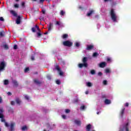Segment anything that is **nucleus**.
<instances>
[{"instance_id": "obj_29", "label": "nucleus", "mask_w": 131, "mask_h": 131, "mask_svg": "<svg viewBox=\"0 0 131 131\" xmlns=\"http://www.w3.org/2000/svg\"><path fill=\"white\" fill-rule=\"evenodd\" d=\"M3 47L5 50H9V46H8V45H4Z\"/></svg>"}, {"instance_id": "obj_44", "label": "nucleus", "mask_w": 131, "mask_h": 131, "mask_svg": "<svg viewBox=\"0 0 131 131\" xmlns=\"http://www.w3.org/2000/svg\"><path fill=\"white\" fill-rule=\"evenodd\" d=\"M5 126H6V127H9V126H10V125L7 122H5Z\"/></svg>"}, {"instance_id": "obj_16", "label": "nucleus", "mask_w": 131, "mask_h": 131, "mask_svg": "<svg viewBox=\"0 0 131 131\" xmlns=\"http://www.w3.org/2000/svg\"><path fill=\"white\" fill-rule=\"evenodd\" d=\"M53 27V24L50 23L49 25L48 26V31H51L52 30V28Z\"/></svg>"}, {"instance_id": "obj_26", "label": "nucleus", "mask_w": 131, "mask_h": 131, "mask_svg": "<svg viewBox=\"0 0 131 131\" xmlns=\"http://www.w3.org/2000/svg\"><path fill=\"white\" fill-rule=\"evenodd\" d=\"M60 15V16H64V15H65V12L63 11V10H61Z\"/></svg>"}, {"instance_id": "obj_10", "label": "nucleus", "mask_w": 131, "mask_h": 131, "mask_svg": "<svg viewBox=\"0 0 131 131\" xmlns=\"http://www.w3.org/2000/svg\"><path fill=\"white\" fill-rule=\"evenodd\" d=\"M74 122L78 126H80V125H81V121L80 120H75Z\"/></svg>"}, {"instance_id": "obj_31", "label": "nucleus", "mask_w": 131, "mask_h": 131, "mask_svg": "<svg viewBox=\"0 0 131 131\" xmlns=\"http://www.w3.org/2000/svg\"><path fill=\"white\" fill-rule=\"evenodd\" d=\"M4 84L5 85H7L9 84V80H4Z\"/></svg>"}, {"instance_id": "obj_3", "label": "nucleus", "mask_w": 131, "mask_h": 131, "mask_svg": "<svg viewBox=\"0 0 131 131\" xmlns=\"http://www.w3.org/2000/svg\"><path fill=\"white\" fill-rule=\"evenodd\" d=\"M129 126V122H127L123 125L122 127L120 128L119 131H129L128 126Z\"/></svg>"}, {"instance_id": "obj_43", "label": "nucleus", "mask_w": 131, "mask_h": 131, "mask_svg": "<svg viewBox=\"0 0 131 131\" xmlns=\"http://www.w3.org/2000/svg\"><path fill=\"white\" fill-rule=\"evenodd\" d=\"M70 112H71V111H70V110H69V109H66V113H70Z\"/></svg>"}, {"instance_id": "obj_56", "label": "nucleus", "mask_w": 131, "mask_h": 131, "mask_svg": "<svg viewBox=\"0 0 131 131\" xmlns=\"http://www.w3.org/2000/svg\"><path fill=\"white\" fill-rule=\"evenodd\" d=\"M45 2V0H40L39 4H42Z\"/></svg>"}, {"instance_id": "obj_2", "label": "nucleus", "mask_w": 131, "mask_h": 131, "mask_svg": "<svg viewBox=\"0 0 131 131\" xmlns=\"http://www.w3.org/2000/svg\"><path fill=\"white\" fill-rule=\"evenodd\" d=\"M82 61L83 62V63L78 64L79 68H82V67H85V68H86V67H88V62H88V57H83Z\"/></svg>"}, {"instance_id": "obj_6", "label": "nucleus", "mask_w": 131, "mask_h": 131, "mask_svg": "<svg viewBox=\"0 0 131 131\" xmlns=\"http://www.w3.org/2000/svg\"><path fill=\"white\" fill-rule=\"evenodd\" d=\"M5 68H6V62L5 61H2L0 62V72L1 71H3V70H5Z\"/></svg>"}, {"instance_id": "obj_55", "label": "nucleus", "mask_w": 131, "mask_h": 131, "mask_svg": "<svg viewBox=\"0 0 131 131\" xmlns=\"http://www.w3.org/2000/svg\"><path fill=\"white\" fill-rule=\"evenodd\" d=\"M14 8H19V5L18 4H15L14 5Z\"/></svg>"}, {"instance_id": "obj_18", "label": "nucleus", "mask_w": 131, "mask_h": 131, "mask_svg": "<svg viewBox=\"0 0 131 131\" xmlns=\"http://www.w3.org/2000/svg\"><path fill=\"white\" fill-rule=\"evenodd\" d=\"M86 130L88 131H90L91 130V128H92V125H91L90 124H89L87 126H86Z\"/></svg>"}, {"instance_id": "obj_33", "label": "nucleus", "mask_w": 131, "mask_h": 131, "mask_svg": "<svg viewBox=\"0 0 131 131\" xmlns=\"http://www.w3.org/2000/svg\"><path fill=\"white\" fill-rule=\"evenodd\" d=\"M91 74L92 75H94L96 74V71L94 70H92L91 71Z\"/></svg>"}, {"instance_id": "obj_42", "label": "nucleus", "mask_w": 131, "mask_h": 131, "mask_svg": "<svg viewBox=\"0 0 131 131\" xmlns=\"http://www.w3.org/2000/svg\"><path fill=\"white\" fill-rule=\"evenodd\" d=\"M13 49H14V50H17V49H18V45H15L13 46Z\"/></svg>"}, {"instance_id": "obj_4", "label": "nucleus", "mask_w": 131, "mask_h": 131, "mask_svg": "<svg viewBox=\"0 0 131 131\" xmlns=\"http://www.w3.org/2000/svg\"><path fill=\"white\" fill-rule=\"evenodd\" d=\"M62 44L63 46H64V47H68L69 48H70L73 46V42L69 40L64 41L62 42Z\"/></svg>"}, {"instance_id": "obj_62", "label": "nucleus", "mask_w": 131, "mask_h": 131, "mask_svg": "<svg viewBox=\"0 0 131 131\" xmlns=\"http://www.w3.org/2000/svg\"><path fill=\"white\" fill-rule=\"evenodd\" d=\"M102 97L103 99H105V98H106V96H105V95H102Z\"/></svg>"}, {"instance_id": "obj_38", "label": "nucleus", "mask_w": 131, "mask_h": 131, "mask_svg": "<svg viewBox=\"0 0 131 131\" xmlns=\"http://www.w3.org/2000/svg\"><path fill=\"white\" fill-rule=\"evenodd\" d=\"M31 30L32 31V32H36V28L35 27H33L31 29Z\"/></svg>"}, {"instance_id": "obj_47", "label": "nucleus", "mask_w": 131, "mask_h": 131, "mask_svg": "<svg viewBox=\"0 0 131 131\" xmlns=\"http://www.w3.org/2000/svg\"><path fill=\"white\" fill-rule=\"evenodd\" d=\"M98 75L99 76H102V75H103V73H102V72H98Z\"/></svg>"}, {"instance_id": "obj_11", "label": "nucleus", "mask_w": 131, "mask_h": 131, "mask_svg": "<svg viewBox=\"0 0 131 131\" xmlns=\"http://www.w3.org/2000/svg\"><path fill=\"white\" fill-rule=\"evenodd\" d=\"M16 24H20L21 23V16H18L16 20Z\"/></svg>"}, {"instance_id": "obj_27", "label": "nucleus", "mask_w": 131, "mask_h": 131, "mask_svg": "<svg viewBox=\"0 0 131 131\" xmlns=\"http://www.w3.org/2000/svg\"><path fill=\"white\" fill-rule=\"evenodd\" d=\"M86 85L87 86H89V88H90L93 85V84L90 82H88L86 83Z\"/></svg>"}, {"instance_id": "obj_32", "label": "nucleus", "mask_w": 131, "mask_h": 131, "mask_svg": "<svg viewBox=\"0 0 131 131\" xmlns=\"http://www.w3.org/2000/svg\"><path fill=\"white\" fill-rule=\"evenodd\" d=\"M98 56H99V54L97 52H95L93 54V57H98Z\"/></svg>"}, {"instance_id": "obj_8", "label": "nucleus", "mask_w": 131, "mask_h": 131, "mask_svg": "<svg viewBox=\"0 0 131 131\" xmlns=\"http://www.w3.org/2000/svg\"><path fill=\"white\" fill-rule=\"evenodd\" d=\"M4 108L3 107H0V118H4Z\"/></svg>"}, {"instance_id": "obj_39", "label": "nucleus", "mask_w": 131, "mask_h": 131, "mask_svg": "<svg viewBox=\"0 0 131 131\" xmlns=\"http://www.w3.org/2000/svg\"><path fill=\"white\" fill-rule=\"evenodd\" d=\"M80 46V45L78 43V42H76L75 47H76L77 48H78Z\"/></svg>"}, {"instance_id": "obj_57", "label": "nucleus", "mask_w": 131, "mask_h": 131, "mask_svg": "<svg viewBox=\"0 0 131 131\" xmlns=\"http://www.w3.org/2000/svg\"><path fill=\"white\" fill-rule=\"evenodd\" d=\"M62 117L63 119H66V115H62Z\"/></svg>"}, {"instance_id": "obj_7", "label": "nucleus", "mask_w": 131, "mask_h": 131, "mask_svg": "<svg viewBox=\"0 0 131 131\" xmlns=\"http://www.w3.org/2000/svg\"><path fill=\"white\" fill-rule=\"evenodd\" d=\"M15 124H16L15 123H11L10 124V127L9 130L10 131L14 130V127L15 126Z\"/></svg>"}, {"instance_id": "obj_22", "label": "nucleus", "mask_w": 131, "mask_h": 131, "mask_svg": "<svg viewBox=\"0 0 131 131\" xmlns=\"http://www.w3.org/2000/svg\"><path fill=\"white\" fill-rule=\"evenodd\" d=\"M15 102L16 103H17L18 105H20V104H21V100H20V99H19L18 98H17L15 99Z\"/></svg>"}, {"instance_id": "obj_64", "label": "nucleus", "mask_w": 131, "mask_h": 131, "mask_svg": "<svg viewBox=\"0 0 131 131\" xmlns=\"http://www.w3.org/2000/svg\"><path fill=\"white\" fill-rule=\"evenodd\" d=\"M96 113L97 115H99L100 113H101V112H97Z\"/></svg>"}, {"instance_id": "obj_34", "label": "nucleus", "mask_w": 131, "mask_h": 131, "mask_svg": "<svg viewBox=\"0 0 131 131\" xmlns=\"http://www.w3.org/2000/svg\"><path fill=\"white\" fill-rule=\"evenodd\" d=\"M56 84L60 85V84H61V81H60V80H57L56 81Z\"/></svg>"}, {"instance_id": "obj_48", "label": "nucleus", "mask_w": 131, "mask_h": 131, "mask_svg": "<svg viewBox=\"0 0 131 131\" xmlns=\"http://www.w3.org/2000/svg\"><path fill=\"white\" fill-rule=\"evenodd\" d=\"M21 6L23 7V8H25V2H22Z\"/></svg>"}, {"instance_id": "obj_14", "label": "nucleus", "mask_w": 131, "mask_h": 131, "mask_svg": "<svg viewBox=\"0 0 131 131\" xmlns=\"http://www.w3.org/2000/svg\"><path fill=\"white\" fill-rule=\"evenodd\" d=\"M10 13L13 15V16H14V17H17V16H18V14L14 10H11Z\"/></svg>"}, {"instance_id": "obj_45", "label": "nucleus", "mask_w": 131, "mask_h": 131, "mask_svg": "<svg viewBox=\"0 0 131 131\" xmlns=\"http://www.w3.org/2000/svg\"><path fill=\"white\" fill-rule=\"evenodd\" d=\"M28 71H29V68H26L25 69V72H28Z\"/></svg>"}, {"instance_id": "obj_41", "label": "nucleus", "mask_w": 131, "mask_h": 131, "mask_svg": "<svg viewBox=\"0 0 131 131\" xmlns=\"http://www.w3.org/2000/svg\"><path fill=\"white\" fill-rule=\"evenodd\" d=\"M35 27H36L35 28L37 29V30H38L39 32H40V29H39V27L37 25H36Z\"/></svg>"}, {"instance_id": "obj_40", "label": "nucleus", "mask_w": 131, "mask_h": 131, "mask_svg": "<svg viewBox=\"0 0 131 131\" xmlns=\"http://www.w3.org/2000/svg\"><path fill=\"white\" fill-rule=\"evenodd\" d=\"M47 78L48 79V80H51V79H52V77L50 75H47Z\"/></svg>"}, {"instance_id": "obj_25", "label": "nucleus", "mask_w": 131, "mask_h": 131, "mask_svg": "<svg viewBox=\"0 0 131 131\" xmlns=\"http://www.w3.org/2000/svg\"><path fill=\"white\" fill-rule=\"evenodd\" d=\"M8 112H10V113H13V112H14V110L12 108L9 107L8 109Z\"/></svg>"}, {"instance_id": "obj_9", "label": "nucleus", "mask_w": 131, "mask_h": 131, "mask_svg": "<svg viewBox=\"0 0 131 131\" xmlns=\"http://www.w3.org/2000/svg\"><path fill=\"white\" fill-rule=\"evenodd\" d=\"M94 49V45H88L86 50L88 51H91Z\"/></svg>"}, {"instance_id": "obj_54", "label": "nucleus", "mask_w": 131, "mask_h": 131, "mask_svg": "<svg viewBox=\"0 0 131 131\" xmlns=\"http://www.w3.org/2000/svg\"><path fill=\"white\" fill-rule=\"evenodd\" d=\"M0 21H5V19H4V17H0Z\"/></svg>"}, {"instance_id": "obj_37", "label": "nucleus", "mask_w": 131, "mask_h": 131, "mask_svg": "<svg viewBox=\"0 0 131 131\" xmlns=\"http://www.w3.org/2000/svg\"><path fill=\"white\" fill-rule=\"evenodd\" d=\"M80 110H84L85 109V106L82 105L80 107Z\"/></svg>"}, {"instance_id": "obj_17", "label": "nucleus", "mask_w": 131, "mask_h": 131, "mask_svg": "<svg viewBox=\"0 0 131 131\" xmlns=\"http://www.w3.org/2000/svg\"><path fill=\"white\" fill-rule=\"evenodd\" d=\"M34 82L36 84H41V82L39 81L38 80L35 79H34Z\"/></svg>"}, {"instance_id": "obj_28", "label": "nucleus", "mask_w": 131, "mask_h": 131, "mask_svg": "<svg viewBox=\"0 0 131 131\" xmlns=\"http://www.w3.org/2000/svg\"><path fill=\"white\" fill-rule=\"evenodd\" d=\"M21 129L23 130H27L28 128H27V126H24L21 127Z\"/></svg>"}, {"instance_id": "obj_13", "label": "nucleus", "mask_w": 131, "mask_h": 131, "mask_svg": "<svg viewBox=\"0 0 131 131\" xmlns=\"http://www.w3.org/2000/svg\"><path fill=\"white\" fill-rule=\"evenodd\" d=\"M56 25H58V26H61V27H64V25H63V23L59 21H56Z\"/></svg>"}, {"instance_id": "obj_5", "label": "nucleus", "mask_w": 131, "mask_h": 131, "mask_svg": "<svg viewBox=\"0 0 131 131\" xmlns=\"http://www.w3.org/2000/svg\"><path fill=\"white\" fill-rule=\"evenodd\" d=\"M54 68L55 70H57V71H58L59 74V75H60V76H62L64 75V73H63V72L61 71V69L60 68V67H59V64L56 63V65L54 66Z\"/></svg>"}, {"instance_id": "obj_35", "label": "nucleus", "mask_w": 131, "mask_h": 131, "mask_svg": "<svg viewBox=\"0 0 131 131\" xmlns=\"http://www.w3.org/2000/svg\"><path fill=\"white\" fill-rule=\"evenodd\" d=\"M31 60L32 61H34V60H35V57L34 55H32L31 56Z\"/></svg>"}, {"instance_id": "obj_20", "label": "nucleus", "mask_w": 131, "mask_h": 131, "mask_svg": "<svg viewBox=\"0 0 131 131\" xmlns=\"http://www.w3.org/2000/svg\"><path fill=\"white\" fill-rule=\"evenodd\" d=\"M94 12V11L93 10H90V11H89V12H88V13H87V16H88V17H90V16H91V15H92V14H93Z\"/></svg>"}, {"instance_id": "obj_36", "label": "nucleus", "mask_w": 131, "mask_h": 131, "mask_svg": "<svg viewBox=\"0 0 131 131\" xmlns=\"http://www.w3.org/2000/svg\"><path fill=\"white\" fill-rule=\"evenodd\" d=\"M105 73H110V69H106L105 70Z\"/></svg>"}, {"instance_id": "obj_21", "label": "nucleus", "mask_w": 131, "mask_h": 131, "mask_svg": "<svg viewBox=\"0 0 131 131\" xmlns=\"http://www.w3.org/2000/svg\"><path fill=\"white\" fill-rule=\"evenodd\" d=\"M104 103H105V104H106L107 105H108L109 104H111V101H110V100L106 99L105 100Z\"/></svg>"}, {"instance_id": "obj_51", "label": "nucleus", "mask_w": 131, "mask_h": 131, "mask_svg": "<svg viewBox=\"0 0 131 131\" xmlns=\"http://www.w3.org/2000/svg\"><path fill=\"white\" fill-rule=\"evenodd\" d=\"M1 121L2 122H6V120H5V119H4V118H1Z\"/></svg>"}, {"instance_id": "obj_30", "label": "nucleus", "mask_w": 131, "mask_h": 131, "mask_svg": "<svg viewBox=\"0 0 131 131\" xmlns=\"http://www.w3.org/2000/svg\"><path fill=\"white\" fill-rule=\"evenodd\" d=\"M41 35L42 34L41 33H40V32L37 33V37H38L39 38V37H40Z\"/></svg>"}, {"instance_id": "obj_53", "label": "nucleus", "mask_w": 131, "mask_h": 131, "mask_svg": "<svg viewBox=\"0 0 131 131\" xmlns=\"http://www.w3.org/2000/svg\"><path fill=\"white\" fill-rule=\"evenodd\" d=\"M128 105H129L128 102H126L124 105L125 107H128Z\"/></svg>"}, {"instance_id": "obj_1", "label": "nucleus", "mask_w": 131, "mask_h": 131, "mask_svg": "<svg viewBox=\"0 0 131 131\" xmlns=\"http://www.w3.org/2000/svg\"><path fill=\"white\" fill-rule=\"evenodd\" d=\"M110 14L111 16V19L113 22H117V15L115 13V10L114 9H112L110 12Z\"/></svg>"}, {"instance_id": "obj_49", "label": "nucleus", "mask_w": 131, "mask_h": 131, "mask_svg": "<svg viewBox=\"0 0 131 131\" xmlns=\"http://www.w3.org/2000/svg\"><path fill=\"white\" fill-rule=\"evenodd\" d=\"M11 105H12V106H14L15 105V101H12L11 102Z\"/></svg>"}, {"instance_id": "obj_60", "label": "nucleus", "mask_w": 131, "mask_h": 131, "mask_svg": "<svg viewBox=\"0 0 131 131\" xmlns=\"http://www.w3.org/2000/svg\"><path fill=\"white\" fill-rule=\"evenodd\" d=\"M79 9H80V10H83V8H82V7H81V6H79Z\"/></svg>"}, {"instance_id": "obj_50", "label": "nucleus", "mask_w": 131, "mask_h": 131, "mask_svg": "<svg viewBox=\"0 0 131 131\" xmlns=\"http://www.w3.org/2000/svg\"><path fill=\"white\" fill-rule=\"evenodd\" d=\"M25 99H26V100H29V97H28V96H27V95H26L25 96Z\"/></svg>"}, {"instance_id": "obj_52", "label": "nucleus", "mask_w": 131, "mask_h": 131, "mask_svg": "<svg viewBox=\"0 0 131 131\" xmlns=\"http://www.w3.org/2000/svg\"><path fill=\"white\" fill-rule=\"evenodd\" d=\"M107 62H111V58L108 57L107 58Z\"/></svg>"}, {"instance_id": "obj_58", "label": "nucleus", "mask_w": 131, "mask_h": 131, "mask_svg": "<svg viewBox=\"0 0 131 131\" xmlns=\"http://www.w3.org/2000/svg\"><path fill=\"white\" fill-rule=\"evenodd\" d=\"M7 95H8V96H12V93H11V92H8V93H7Z\"/></svg>"}, {"instance_id": "obj_23", "label": "nucleus", "mask_w": 131, "mask_h": 131, "mask_svg": "<svg viewBox=\"0 0 131 131\" xmlns=\"http://www.w3.org/2000/svg\"><path fill=\"white\" fill-rule=\"evenodd\" d=\"M13 84L15 85V86H18V82L17 81H16L15 80H13L12 81Z\"/></svg>"}, {"instance_id": "obj_12", "label": "nucleus", "mask_w": 131, "mask_h": 131, "mask_svg": "<svg viewBox=\"0 0 131 131\" xmlns=\"http://www.w3.org/2000/svg\"><path fill=\"white\" fill-rule=\"evenodd\" d=\"M99 67H100V68H104V67H106V62H102L99 63Z\"/></svg>"}, {"instance_id": "obj_46", "label": "nucleus", "mask_w": 131, "mask_h": 131, "mask_svg": "<svg viewBox=\"0 0 131 131\" xmlns=\"http://www.w3.org/2000/svg\"><path fill=\"white\" fill-rule=\"evenodd\" d=\"M103 84H104V85H106L107 84V80H103Z\"/></svg>"}, {"instance_id": "obj_19", "label": "nucleus", "mask_w": 131, "mask_h": 131, "mask_svg": "<svg viewBox=\"0 0 131 131\" xmlns=\"http://www.w3.org/2000/svg\"><path fill=\"white\" fill-rule=\"evenodd\" d=\"M68 34H64L62 36V38H63V39H66V38H68Z\"/></svg>"}, {"instance_id": "obj_63", "label": "nucleus", "mask_w": 131, "mask_h": 131, "mask_svg": "<svg viewBox=\"0 0 131 131\" xmlns=\"http://www.w3.org/2000/svg\"><path fill=\"white\" fill-rule=\"evenodd\" d=\"M85 94L86 95H88V94H89V91H86L85 93Z\"/></svg>"}, {"instance_id": "obj_61", "label": "nucleus", "mask_w": 131, "mask_h": 131, "mask_svg": "<svg viewBox=\"0 0 131 131\" xmlns=\"http://www.w3.org/2000/svg\"><path fill=\"white\" fill-rule=\"evenodd\" d=\"M3 102V99L2 98V97H0V103H2Z\"/></svg>"}, {"instance_id": "obj_15", "label": "nucleus", "mask_w": 131, "mask_h": 131, "mask_svg": "<svg viewBox=\"0 0 131 131\" xmlns=\"http://www.w3.org/2000/svg\"><path fill=\"white\" fill-rule=\"evenodd\" d=\"M124 110H125V108H123L120 113V115H121V117H123V114H124Z\"/></svg>"}, {"instance_id": "obj_24", "label": "nucleus", "mask_w": 131, "mask_h": 131, "mask_svg": "<svg viewBox=\"0 0 131 131\" xmlns=\"http://www.w3.org/2000/svg\"><path fill=\"white\" fill-rule=\"evenodd\" d=\"M0 36L2 37H4V36H5V31H2L0 32Z\"/></svg>"}, {"instance_id": "obj_59", "label": "nucleus", "mask_w": 131, "mask_h": 131, "mask_svg": "<svg viewBox=\"0 0 131 131\" xmlns=\"http://www.w3.org/2000/svg\"><path fill=\"white\" fill-rule=\"evenodd\" d=\"M42 13L45 15V14H46V10H42Z\"/></svg>"}]
</instances>
